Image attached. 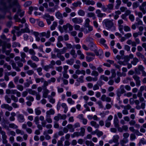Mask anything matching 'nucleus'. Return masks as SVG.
<instances>
[{"label":"nucleus","instance_id":"49530a36","mask_svg":"<svg viewBox=\"0 0 146 146\" xmlns=\"http://www.w3.org/2000/svg\"><path fill=\"white\" fill-rule=\"evenodd\" d=\"M98 137H100L103 135V133L102 131H99L98 129H96L95 131Z\"/></svg>","mask_w":146,"mask_h":146},{"label":"nucleus","instance_id":"f3484780","mask_svg":"<svg viewBox=\"0 0 146 146\" xmlns=\"http://www.w3.org/2000/svg\"><path fill=\"white\" fill-rule=\"evenodd\" d=\"M55 112L54 110L52 108H51L50 110L46 111V117L49 116L51 115H54L55 113Z\"/></svg>","mask_w":146,"mask_h":146},{"label":"nucleus","instance_id":"338daca9","mask_svg":"<svg viewBox=\"0 0 146 146\" xmlns=\"http://www.w3.org/2000/svg\"><path fill=\"white\" fill-rule=\"evenodd\" d=\"M35 112L36 115H40L41 113V111L39 110L38 108H37L35 109Z\"/></svg>","mask_w":146,"mask_h":146},{"label":"nucleus","instance_id":"a18cd8bd","mask_svg":"<svg viewBox=\"0 0 146 146\" xmlns=\"http://www.w3.org/2000/svg\"><path fill=\"white\" fill-rule=\"evenodd\" d=\"M91 74L92 76H95V77H97L99 75V73L97 71L94 70L92 72Z\"/></svg>","mask_w":146,"mask_h":146},{"label":"nucleus","instance_id":"2eb2a0df","mask_svg":"<svg viewBox=\"0 0 146 146\" xmlns=\"http://www.w3.org/2000/svg\"><path fill=\"white\" fill-rule=\"evenodd\" d=\"M25 29H22V31H23V32L30 33L31 32H32L33 31H30L29 28H28V25L27 23L25 24Z\"/></svg>","mask_w":146,"mask_h":146},{"label":"nucleus","instance_id":"20e7f679","mask_svg":"<svg viewBox=\"0 0 146 146\" xmlns=\"http://www.w3.org/2000/svg\"><path fill=\"white\" fill-rule=\"evenodd\" d=\"M86 28H87V30L86 28H81V31H83L85 34H87L89 32L92 31L93 30V27L90 25L84 26Z\"/></svg>","mask_w":146,"mask_h":146},{"label":"nucleus","instance_id":"3c124183","mask_svg":"<svg viewBox=\"0 0 146 146\" xmlns=\"http://www.w3.org/2000/svg\"><path fill=\"white\" fill-rule=\"evenodd\" d=\"M33 83V82L32 81L30 80L28 82H26L24 83V87L25 88H27L29 87L30 84H32Z\"/></svg>","mask_w":146,"mask_h":146},{"label":"nucleus","instance_id":"864d4df0","mask_svg":"<svg viewBox=\"0 0 146 146\" xmlns=\"http://www.w3.org/2000/svg\"><path fill=\"white\" fill-rule=\"evenodd\" d=\"M43 84L42 86L43 89L47 88L46 86H47L48 85V82H47L46 80H43Z\"/></svg>","mask_w":146,"mask_h":146},{"label":"nucleus","instance_id":"393cba45","mask_svg":"<svg viewBox=\"0 0 146 146\" xmlns=\"http://www.w3.org/2000/svg\"><path fill=\"white\" fill-rule=\"evenodd\" d=\"M62 107L64 109V112L66 113L68 110V108L65 103H62L61 104Z\"/></svg>","mask_w":146,"mask_h":146},{"label":"nucleus","instance_id":"f8f14e48","mask_svg":"<svg viewBox=\"0 0 146 146\" xmlns=\"http://www.w3.org/2000/svg\"><path fill=\"white\" fill-rule=\"evenodd\" d=\"M27 64L28 65H30L32 68H35L37 67V65L35 62H33L31 60H29L27 62Z\"/></svg>","mask_w":146,"mask_h":146},{"label":"nucleus","instance_id":"c03bdc74","mask_svg":"<svg viewBox=\"0 0 146 146\" xmlns=\"http://www.w3.org/2000/svg\"><path fill=\"white\" fill-rule=\"evenodd\" d=\"M142 32H138L137 33H135L133 34V36L135 38L139 35H141L142 34Z\"/></svg>","mask_w":146,"mask_h":146},{"label":"nucleus","instance_id":"0eeeda50","mask_svg":"<svg viewBox=\"0 0 146 146\" xmlns=\"http://www.w3.org/2000/svg\"><path fill=\"white\" fill-rule=\"evenodd\" d=\"M63 28L64 31H66L68 28L69 31H71L73 30V26L69 23H67L64 25Z\"/></svg>","mask_w":146,"mask_h":146},{"label":"nucleus","instance_id":"6e6d98bb","mask_svg":"<svg viewBox=\"0 0 146 146\" xmlns=\"http://www.w3.org/2000/svg\"><path fill=\"white\" fill-rule=\"evenodd\" d=\"M81 136L79 132H74L73 134L71 135V137H78Z\"/></svg>","mask_w":146,"mask_h":146},{"label":"nucleus","instance_id":"39448f33","mask_svg":"<svg viewBox=\"0 0 146 146\" xmlns=\"http://www.w3.org/2000/svg\"><path fill=\"white\" fill-rule=\"evenodd\" d=\"M133 78L135 81L136 84L137 86H139L141 85V81L140 77L136 75H134L133 76Z\"/></svg>","mask_w":146,"mask_h":146},{"label":"nucleus","instance_id":"0e129e2a","mask_svg":"<svg viewBox=\"0 0 146 146\" xmlns=\"http://www.w3.org/2000/svg\"><path fill=\"white\" fill-rule=\"evenodd\" d=\"M11 98L15 102H17L18 101V98L14 95L11 96Z\"/></svg>","mask_w":146,"mask_h":146},{"label":"nucleus","instance_id":"a211bd4d","mask_svg":"<svg viewBox=\"0 0 146 146\" xmlns=\"http://www.w3.org/2000/svg\"><path fill=\"white\" fill-rule=\"evenodd\" d=\"M96 13L97 14V16L99 17L102 18L106 15V14L105 13H101V11L99 9L97 10Z\"/></svg>","mask_w":146,"mask_h":146},{"label":"nucleus","instance_id":"e2e57ef3","mask_svg":"<svg viewBox=\"0 0 146 146\" xmlns=\"http://www.w3.org/2000/svg\"><path fill=\"white\" fill-rule=\"evenodd\" d=\"M78 14L79 15L83 16L84 15L85 13L83 10L80 9L79 10Z\"/></svg>","mask_w":146,"mask_h":146},{"label":"nucleus","instance_id":"79ce46f5","mask_svg":"<svg viewBox=\"0 0 146 146\" xmlns=\"http://www.w3.org/2000/svg\"><path fill=\"white\" fill-rule=\"evenodd\" d=\"M66 63L70 65H72L74 62V60L73 58H71L70 60H68L66 61Z\"/></svg>","mask_w":146,"mask_h":146},{"label":"nucleus","instance_id":"052dcab7","mask_svg":"<svg viewBox=\"0 0 146 146\" xmlns=\"http://www.w3.org/2000/svg\"><path fill=\"white\" fill-rule=\"evenodd\" d=\"M135 13L136 15H137L139 18H142L143 17V15L141 12H138L137 11H135Z\"/></svg>","mask_w":146,"mask_h":146},{"label":"nucleus","instance_id":"f257e3e1","mask_svg":"<svg viewBox=\"0 0 146 146\" xmlns=\"http://www.w3.org/2000/svg\"><path fill=\"white\" fill-rule=\"evenodd\" d=\"M7 3L5 4H4L3 3H1V5H3L5 9L8 8H11L14 5H15L16 7V9L13 8L12 9V11L13 12H15L17 10V14H19L21 17H22L24 15V12L23 11L21 12V10L20 9V7L19 3H17V0H7Z\"/></svg>","mask_w":146,"mask_h":146},{"label":"nucleus","instance_id":"58836bf2","mask_svg":"<svg viewBox=\"0 0 146 146\" xmlns=\"http://www.w3.org/2000/svg\"><path fill=\"white\" fill-rule=\"evenodd\" d=\"M35 55H34L32 56L31 57V58L34 61L38 62L39 61V59Z\"/></svg>","mask_w":146,"mask_h":146},{"label":"nucleus","instance_id":"ea45409f","mask_svg":"<svg viewBox=\"0 0 146 146\" xmlns=\"http://www.w3.org/2000/svg\"><path fill=\"white\" fill-rule=\"evenodd\" d=\"M80 131L79 132L81 136H83L85 134V129L83 127H81Z\"/></svg>","mask_w":146,"mask_h":146},{"label":"nucleus","instance_id":"4d7b16f0","mask_svg":"<svg viewBox=\"0 0 146 146\" xmlns=\"http://www.w3.org/2000/svg\"><path fill=\"white\" fill-rule=\"evenodd\" d=\"M95 53L97 56L102 55L103 54V52L101 50H99L98 51H96Z\"/></svg>","mask_w":146,"mask_h":146},{"label":"nucleus","instance_id":"09e8293b","mask_svg":"<svg viewBox=\"0 0 146 146\" xmlns=\"http://www.w3.org/2000/svg\"><path fill=\"white\" fill-rule=\"evenodd\" d=\"M18 14L17 13L14 16V19L15 20L16 22H20L21 21V19L19 18Z\"/></svg>","mask_w":146,"mask_h":146},{"label":"nucleus","instance_id":"5701e85b","mask_svg":"<svg viewBox=\"0 0 146 146\" xmlns=\"http://www.w3.org/2000/svg\"><path fill=\"white\" fill-rule=\"evenodd\" d=\"M53 66H52L51 65H46L43 66V69L46 71H48V70L50 68H53Z\"/></svg>","mask_w":146,"mask_h":146},{"label":"nucleus","instance_id":"6e6552de","mask_svg":"<svg viewBox=\"0 0 146 146\" xmlns=\"http://www.w3.org/2000/svg\"><path fill=\"white\" fill-rule=\"evenodd\" d=\"M72 22L75 24H80L83 22V20L81 18L75 17L72 19Z\"/></svg>","mask_w":146,"mask_h":146},{"label":"nucleus","instance_id":"473e14b6","mask_svg":"<svg viewBox=\"0 0 146 146\" xmlns=\"http://www.w3.org/2000/svg\"><path fill=\"white\" fill-rule=\"evenodd\" d=\"M138 59L136 58L135 57L133 58V60L131 62V64H133L134 65H135L137 64V62H139Z\"/></svg>","mask_w":146,"mask_h":146},{"label":"nucleus","instance_id":"603ef678","mask_svg":"<svg viewBox=\"0 0 146 146\" xmlns=\"http://www.w3.org/2000/svg\"><path fill=\"white\" fill-rule=\"evenodd\" d=\"M44 80V79L43 78H35V81L36 83H39L40 82H43V80Z\"/></svg>","mask_w":146,"mask_h":146},{"label":"nucleus","instance_id":"c85d7f7f","mask_svg":"<svg viewBox=\"0 0 146 146\" xmlns=\"http://www.w3.org/2000/svg\"><path fill=\"white\" fill-rule=\"evenodd\" d=\"M57 26V23L56 21H54L53 24L50 27V29L51 30H53L55 29L56 27Z\"/></svg>","mask_w":146,"mask_h":146},{"label":"nucleus","instance_id":"de8ad7c7","mask_svg":"<svg viewBox=\"0 0 146 146\" xmlns=\"http://www.w3.org/2000/svg\"><path fill=\"white\" fill-rule=\"evenodd\" d=\"M12 46L13 48L16 47L17 46L19 47H21V44L19 43L15 42L13 43Z\"/></svg>","mask_w":146,"mask_h":146},{"label":"nucleus","instance_id":"4c0bfd02","mask_svg":"<svg viewBox=\"0 0 146 146\" xmlns=\"http://www.w3.org/2000/svg\"><path fill=\"white\" fill-rule=\"evenodd\" d=\"M70 54L72 56V57L74 58H76L77 56V54H76L75 51L74 49H72L70 51Z\"/></svg>","mask_w":146,"mask_h":146},{"label":"nucleus","instance_id":"69168bd1","mask_svg":"<svg viewBox=\"0 0 146 146\" xmlns=\"http://www.w3.org/2000/svg\"><path fill=\"white\" fill-rule=\"evenodd\" d=\"M139 9L141 11L143 14H145L146 13V11L144 7L142 6L141 5L139 7Z\"/></svg>","mask_w":146,"mask_h":146},{"label":"nucleus","instance_id":"13d9d810","mask_svg":"<svg viewBox=\"0 0 146 146\" xmlns=\"http://www.w3.org/2000/svg\"><path fill=\"white\" fill-rule=\"evenodd\" d=\"M29 54L32 56L35 55L36 52L33 48H30L29 52Z\"/></svg>","mask_w":146,"mask_h":146},{"label":"nucleus","instance_id":"7ed1b4c3","mask_svg":"<svg viewBox=\"0 0 146 146\" xmlns=\"http://www.w3.org/2000/svg\"><path fill=\"white\" fill-rule=\"evenodd\" d=\"M43 18L46 20L47 24L50 25L51 23V21L54 20V19L53 16H50L49 14L46 13L42 16Z\"/></svg>","mask_w":146,"mask_h":146},{"label":"nucleus","instance_id":"774afa93","mask_svg":"<svg viewBox=\"0 0 146 146\" xmlns=\"http://www.w3.org/2000/svg\"><path fill=\"white\" fill-rule=\"evenodd\" d=\"M42 70V69L41 67H39L36 69V70L38 72V74L40 76H41L42 75V73L41 72Z\"/></svg>","mask_w":146,"mask_h":146},{"label":"nucleus","instance_id":"423d86ee","mask_svg":"<svg viewBox=\"0 0 146 146\" xmlns=\"http://www.w3.org/2000/svg\"><path fill=\"white\" fill-rule=\"evenodd\" d=\"M101 100L103 102H110L111 101V99L109 96H107L105 94L102 95L101 98Z\"/></svg>","mask_w":146,"mask_h":146},{"label":"nucleus","instance_id":"f03ea898","mask_svg":"<svg viewBox=\"0 0 146 146\" xmlns=\"http://www.w3.org/2000/svg\"><path fill=\"white\" fill-rule=\"evenodd\" d=\"M113 20H109L106 19L104 20V22L106 27L108 28V29H110L112 28V30H115L116 27L114 26V23L113 22Z\"/></svg>","mask_w":146,"mask_h":146},{"label":"nucleus","instance_id":"412c9836","mask_svg":"<svg viewBox=\"0 0 146 146\" xmlns=\"http://www.w3.org/2000/svg\"><path fill=\"white\" fill-rule=\"evenodd\" d=\"M2 137L3 139L2 142L3 143L7 145L8 144L7 143V141L6 139L7 138V136L6 135V134L2 135Z\"/></svg>","mask_w":146,"mask_h":146},{"label":"nucleus","instance_id":"bf43d9fd","mask_svg":"<svg viewBox=\"0 0 146 146\" xmlns=\"http://www.w3.org/2000/svg\"><path fill=\"white\" fill-rule=\"evenodd\" d=\"M26 99L27 100H28L29 101H30L31 102H32L34 100V98L30 96H28L26 98Z\"/></svg>","mask_w":146,"mask_h":146},{"label":"nucleus","instance_id":"bb28decb","mask_svg":"<svg viewBox=\"0 0 146 146\" xmlns=\"http://www.w3.org/2000/svg\"><path fill=\"white\" fill-rule=\"evenodd\" d=\"M107 8L109 11L112 10L113 9L114 7V4H113L109 3L106 5Z\"/></svg>","mask_w":146,"mask_h":146},{"label":"nucleus","instance_id":"9b49d317","mask_svg":"<svg viewBox=\"0 0 146 146\" xmlns=\"http://www.w3.org/2000/svg\"><path fill=\"white\" fill-rule=\"evenodd\" d=\"M113 121L115 127H119V120L117 115L116 114L114 115Z\"/></svg>","mask_w":146,"mask_h":146},{"label":"nucleus","instance_id":"c756f323","mask_svg":"<svg viewBox=\"0 0 146 146\" xmlns=\"http://www.w3.org/2000/svg\"><path fill=\"white\" fill-rule=\"evenodd\" d=\"M68 129H70V131L71 132H72L74 131V129L73 128L72 125L71 124H69L67 125L66 126Z\"/></svg>","mask_w":146,"mask_h":146},{"label":"nucleus","instance_id":"2f4dec72","mask_svg":"<svg viewBox=\"0 0 146 146\" xmlns=\"http://www.w3.org/2000/svg\"><path fill=\"white\" fill-rule=\"evenodd\" d=\"M136 55L137 57L141 58L142 59L145 57L143 54L140 52H137L136 53Z\"/></svg>","mask_w":146,"mask_h":146},{"label":"nucleus","instance_id":"37998d69","mask_svg":"<svg viewBox=\"0 0 146 146\" xmlns=\"http://www.w3.org/2000/svg\"><path fill=\"white\" fill-rule=\"evenodd\" d=\"M86 144L88 146H94V144L92 141L87 140L85 142Z\"/></svg>","mask_w":146,"mask_h":146},{"label":"nucleus","instance_id":"e433bc0d","mask_svg":"<svg viewBox=\"0 0 146 146\" xmlns=\"http://www.w3.org/2000/svg\"><path fill=\"white\" fill-rule=\"evenodd\" d=\"M67 102L69 104L71 105H73L75 103V101L72 98H70L67 99Z\"/></svg>","mask_w":146,"mask_h":146},{"label":"nucleus","instance_id":"680f3d73","mask_svg":"<svg viewBox=\"0 0 146 146\" xmlns=\"http://www.w3.org/2000/svg\"><path fill=\"white\" fill-rule=\"evenodd\" d=\"M82 4V3L80 1H78L76 3H73L72 5L74 7H76L78 5H80Z\"/></svg>","mask_w":146,"mask_h":146},{"label":"nucleus","instance_id":"cd10ccee","mask_svg":"<svg viewBox=\"0 0 146 146\" xmlns=\"http://www.w3.org/2000/svg\"><path fill=\"white\" fill-rule=\"evenodd\" d=\"M76 81L78 82L82 83L84 82V77L83 76H81Z\"/></svg>","mask_w":146,"mask_h":146},{"label":"nucleus","instance_id":"5fc2aeb1","mask_svg":"<svg viewBox=\"0 0 146 146\" xmlns=\"http://www.w3.org/2000/svg\"><path fill=\"white\" fill-rule=\"evenodd\" d=\"M5 99L7 103L10 104L11 102V99L9 97L8 95H5Z\"/></svg>","mask_w":146,"mask_h":146},{"label":"nucleus","instance_id":"8fccbe9b","mask_svg":"<svg viewBox=\"0 0 146 146\" xmlns=\"http://www.w3.org/2000/svg\"><path fill=\"white\" fill-rule=\"evenodd\" d=\"M61 54H57L56 56L59 58L61 61H64L65 60V58L63 56L61 55Z\"/></svg>","mask_w":146,"mask_h":146},{"label":"nucleus","instance_id":"4468645a","mask_svg":"<svg viewBox=\"0 0 146 146\" xmlns=\"http://www.w3.org/2000/svg\"><path fill=\"white\" fill-rule=\"evenodd\" d=\"M86 80L88 82L96 81L98 80L97 77H92L91 76H88L86 77Z\"/></svg>","mask_w":146,"mask_h":146},{"label":"nucleus","instance_id":"ddd939ff","mask_svg":"<svg viewBox=\"0 0 146 146\" xmlns=\"http://www.w3.org/2000/svg\"><path fill=\"white\" fill-rule=\"evenodd\" d=\"M50 31H48L46 33L45 32H42L40 34L42 36H45L46 38H48L50 36Z\"/></svg>","mask_w":146,"mask_h":146},{"label":"nucleus","instance_id":"c9c22d12","mask_svg":"<svg viewBox=\"0 0 146 146\" xmlns=\"http://www.w3.org/2000/svg\"><path fill=\"white\" fill-rule=\"evenodd\" d=\"M9 127L13 129H16L18 127V126L14 123H11L9 124Z\"/></svg>","mask_w":146,"mask_h":146},{"label":"nucleus","instance_id":"aec40b11","mask_svg":"<svg viewBox=\"0 0 146 146\" xmlns=\"http://www.w3.org/2000/svg\"><path fill=\"white\" fill-rule=\"evenodd\" d=\"M21 56V61L25 62L26 61L25 60V58L26 56V55L25 53L24 52H20Z\"/></svg>","mask_w":146,"mask_h":146},{"label":"nucleus","instance_id":"4be33fe9","mask_svg":"<svg viewBox=\"0 0 146 146\" xmlns=\"http://www.w3.org/2000/svg\"><path fill=\"white\" fill-rule=\"evenodd\" d=\"M90 123L92 126L96 128H98L99 127V125L97 124L96 122L94 121H91Z\"/></svg>","mask_w":146,"mask_h":146},{"label":"nucleus","instance_id":"7c9ffc66","mask_svg":"<svg viewBox=\"0 0 146 146\" xmlns=\"http://www.w3.org/2000/svg\"><path fill=\"white\" fill-rule=\"evenodd\" d=\"M119 138V137L118 135H115L113 136V142L115 143H117L118 141V139Z\"/></svg>","mask_w":146,"mask_h":146},{"label":"nucleus","instance_id":"a19ab883","mask_svg":"<svg viewBox=\"0 0 146 146\" xmlns=\"http://www.w3.org/2000/svg\"><path fill=\"white\" fill-rule=\"evenodd\" d=\"M116 2L117 4L115 6V8L118 9L121 4V1L120 0H117L116 1Z\"/></svg>","mask_w":146,"mask_h":146},{"label":"nucleus","instance_id":"72a5a7b5","mask_svg":"<svg viewBox=\"0 0 146 146\" xmlns=\"http://www.w3.org/2000/svg\"><path fill=\"white\" fill-rule=\"evenodd\" d=\"M87 17H92L93 19H95L96 18L94 13H93L90 12L89 13L87 14Z\"/></svg>","mask_w":146,"mask_h":146},{"label":"nucleus","instance_id":"a878e982","mask_svg":"<svg viewBox=\"0 0 146 146\" xmlns=\"http://www.w3.org/2000/svg\"><path fill=\"white\" fill-rule=\"evenodd\" d=\"M85 4L88 5H93L95 4V2L93 0H86L85 2H84Z\"/></svg>","mask_w":146,"mask_h":146},{"label":"nucleus","instance_id":"dca6fc26","mask_svg":"<svg viewBox=\"0 0 146 146\" xmlns=\"http://www.w3.org/2000/svg\"><path fill=\"white\" fill-rule=\"evenodd\" d=\"M42 97L45 98H47L48 97V94L49 92V90L47 88L43 89Z\"/></svg>","mask_w":146,"mask_h":146},{"label":"nucleus","instance_id":"1a4fd4ad","mask_svg":"<svg viewBox=\"0 0 146 146\" xmlns=\"http://www.w3.org/2000/svg\"><path fill=\"white\" fill-rule=\"evenodd\" d=\"M1 107L2 109H5L8 110L9 111H11L13 110L12 106H9L7 104H4L1 105Z\"/></svg>","mask_w":146,"mask_h":146},{"label":"nucleus","instance_id":"9d476101","mask_svg":"<svg viewBox=\"0 0 146 146\" xmlns=\"http://www.w3.org/2000/svg\"><path fill=\"white\" fill-rule=\"evenodd\" d=\"M17 118L19 122L20 123L23 122L25 121L24 115L22 114H18L17 116Z\"/></svg>","mask_w":146,"mask_h":146},{"label":"nucleus","instance_id":"f704fd0d","mask_svg":"<svg viewBox=\"0 0 146 146\" xmlns=\"http://www.w3.org/2000/svg\"><path fill=\"white\" fill-rule=\"evenodd\" d=\"M27 91L30 94L32 95H35L37 92L35 90H33L32 89H29L27 90Z\"/></svg>","mask_w":146,"mask_h":146},{"label":"nucleus","instance_id":"6ab92c4d","mask_svg":"<svg viewBox=\"0 0 146 146\" xmlns=\"http://www.w3.org/2000/svg\"><path fill=\"white\" fill-rule=\"evenodd\" d=\"M145 103H141V106H140L139 105H137L135 106V108L136 109L138 110H139L142 108V109H143L145 108Z\"/></svg>","mask_w":146,"mask_h":146},{"label":"nucleus","instance_id":"b1692460","mask_svg":"<svg viewBox=\"0 0 146 146\" xmlns=\"http://www.w3.org/2000/svg\"><path fill=\"white\" fill-rule=\"evenodd\" d=\"M55 16L56 17L59 19L63 18V16L62 14L59 11L56 13Z\"/></svg>","mask_w":146,"mask_h":146}]
</instances>
